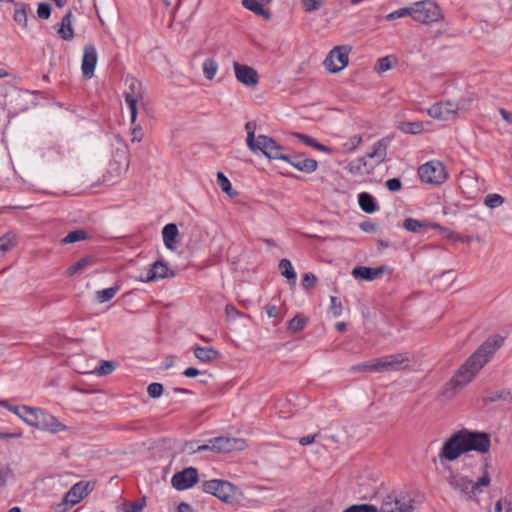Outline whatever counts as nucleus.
<instances>
[{
  "mask_svg": "<svg viewBox=\"0 0 512 512\" xmlns=\"http://www.w3.org/2000/svg\"><path fill=\"white\" fill-rule=\"evenodd\" d=\"M13 19L18 25L22 26L23 28H27L28 16L25 4L17 3L15 5Z\"/></svg>",
  "mask_w": 512,
  "mask_h": 512,
  "instance_id": "nucleus-33",
  "label": "nucleus"
},
{
  "mask_svg": "<svg viewBox=\"0 0 512 512\" xmlns=\"http://www.w3.org/2000/svg\"><path fill=\"white\" fill-rule=\"evenodd\" d=\"M360 208L366 213H373L378 210L376 201L372 195L367 192H362L358 196Z\"/></svg>",
  "mask_w": 512,
  "mask_h": 512,
  "instance_id": "nucleus-27",
  "label": "nucleus"
},
{
  "mask_svg": "<svg viewBox=\"0 0 512 512\" xmlns=\"http://www.w3.org/2000/svg\"><path fill=\"white\" fill-rule=\"evenodd\" d=\"M94 262L95 259L92 256L83 257L67 269V274L69 276H72L78 271L83 270L86 267L92 265Z\"/></svg>",
  "mask_w": 512,
  "mask_h": 512,
  "instance_id": "nucleus-35",
  "label": "nucleus"
},
{
  "mask_svg": "<svg viewBox=\"0 0 512 512\" xmlns=\"http://www.w3.org/2000/svg\"><path fill=\"white\" fill-rule=\"evenodd\" d=\"M97 51L93 44H86L84 46L83 58H82V73L87 79H90L94 75V70L97 64Z\"/></svg>",
  "mask_w": 512,
  "mask_h": 512,
  "instance_id": "nucleus-17",
  "label": "nucleus"
},
{
  "mask_svg": "<svg viewBox=\"0 0 512 512\" xmlns=\"http://www.w3.org/2000/svg\"><path fill=\"white\" fill-rule=\"evenodd\" d=\"M198 481V470L194 467H187L172 476L171 484L176 490L182 491L191 488Z\"/></svg>",
  "mask_w": 512,
  "mask_h": 512,
  "instance_id": "nucleus-13",
  "label": "nucleus"
},
{
  "mask_svg": "<svg viewBox=\"0 0 512 512\" xmlns=\"http://www.w3.org/2000/svg\"><path fill=\"white\" fill-rule=\"evenodd\" d=\"M242 4L246 9L254 12L256 15L264 17L265 19H269L271 16L270 12L263 7L259 0H243Z\"/></svg>",
  "mask_w": 512,
  "mask_h": 512,
  "instance_id": "nucleus-29",
  "label": "nucleus"
},
{
  "mask_svg": "<svg viewBox=\"0 0 512 512\" xmlns=\"http://www.w3.org/2000/svg\"><path fill=\"white\" fill-rule=\"evenodd\" d=\"M209 442H213L212 452L215 453L242 451L247 447V444L244 439L235 437L219 436L209 439Z\"/></svg>",
  "mask_w": 512,
  "mask_h": 512,
  "instance_id": "nucleus-12",
  "label": "nucleus"
},
{
  "mask_svg": "<svg viewBox=\"0 0 512 512\" xmlns=\"http://www.w3.org/2000/svg\"><path fill=\"white\" fill-rule=\"evenodd\" d=\"M116 369V364L113 361L104 360L100 366L95 369V373L99 376L109 375Z\"/></svg>",
  "mask_w": 512,
  "mask_h": 512,
  "instance_id": "nucleus-44",
  "label": "nucleus"
},
{
  "mask_svg": "<svg viewBox=\"0 0 512 512\" xmlns=\"http://www.w3.org/2000/svg\"><path fill=\"white\" fill-rule=\"evenodd\" d=\"M303 9L305 12H313L318 10L322 4L323 1L321 0H302L301 1Z\"/></svg>",
  "mask_w": 512,
  "mask_h": 512,
  "instance_id": "nucleus-53",
  "label": "nucleus"
},
{
  "mask_svg": "<svg viewBox=\"0 0 512 512\" xmlns=\"http://www.w3.org/2000/svg\"><path fill=\"white\" fill-rule=\"evenodd\" d=\"M202 490L230 505H234L238 502V495L240 494L237 486L233 485L229 481L220 479L204 481L202 483Z\"/></svg>",
  "mask_w": 512,
  "mask_h": 512,
  "instance_id": "nucleus-4",
  "label": "nucleus"
},
{
  "mask_svg": "<svg viewBox=\"0 0 512 512\" xmlns=\"http://www.w3.org/2000/svg\"><path fill=\"white\" fill-rule=\"evenodd\" d=\"M120 290V286L115 284L112 287L96 291L95 299L98 303H105L110 301Z\"/></svg>",
  "mask_w": 512,
  "mask_h": 512,
  "instance_id": "nucleus-31",
  "label": "nucleus"
},
{
  "mask_svg": "<svg viewBox=\"0 0 512 512\" xmlns=\"http://www.w3.org/2000/svg\"><path fill=\"white\" fill-rule=\"evenodd\" d=\"M362 142V137L360 135H354L348 139L347 142L344 143V149L347 152L354 151L357 146Z\"/></svg>",
  "mask_w": 512,
  "mask_h": 512,
  "instance_id": "nucleus-55",
  "label": "nucleus"
},
{
  "mask_svg": "<svg viewBox=\"0 0 512 512\" xmlns=\"http://www.w3.org/2000/svg\"><path fill=\"white\" fill-rule=\"evenodd\" d=\"M174 275V271L168 267L167 263L158 260L151 265L145 276L141 275L137 280L141 282H154L159 279L173 277Z\"/></svg>",
  "mask_w": 512,
  "mask_h": 512,
  "instance_id": "nucleus-15",
  "label": "nucleus"
},
{
  "mask_svg": "<svg viewBox=\"0 0 512 512\" xmlns=\"http://www.w3.org/2000/svg\"><path fill=\"white\" fill-rule=\"evenodd\" d=\"M124 98L130 110L131 123L134 124L137 119V103L143 98L131 97L129 95H125Z\"/></svg>",
  "mask_w": 512,
  "mask_h": 512,
  "instance_id": "nucleus-43",
  "label": "nucleus"
},
{
  "mask_svg": "<svg viewBox=\"0 0 512 512\" xmlns=\"http://www.w3.org/2000/svg\"><path fill=\"white\" fill-rule=\"evenodd\" d=\"M245 129L247 131V138H246L247 146L250 150H255V147H258L257 139H255L256 123L254 121H248L245 124Z\"/></svg>",
  "mask_w": 512,
  "mask_h": 512,
  "instance_id": "nucleus-39",
  "label": "nucleus"
},
{
  "mask_svg": "<svg viewBox=\"0 0 512 512\" xmlns=\"http://www.w3.org/2000/svg\"><path fill=\"white\" fill-rule=\"evenodd\" d=\"M399 130L405 134H419L423 131L422 122H401L398 126Z\"/></svg>",
  "mask_w": 512,
  "mask_h": 512,
  "instance_id": "nucleus-38",
  "label": "nucleus"
},
{
  "mask_svg": "<svg viewBox=\"0 0 512 512\" xmlns=\"http://www.w3.org/2000/svg\"><path fill=\"white\" fill-rule=\"evenodd\" d=\"M279 269L281 274L288 280L296 279V272L294 271L291 262L288 259H281L279 262Z\"/></svg>",
  "mask_w": 512,
  "mask_h": 512,
  "instance_id": "nucleus-42",
  "label": "nucleus"
},
{
  "mask_svg": "<svg viewBox=\"0 0 512 512\" xmlns=\"http://www.w3.org/2000/svg\"><path fill=\"white\" fill-rule=\"evenodd\" d=\"M285 162L289 163L291 166L296 168L298 171L305 173H312L316 171L318 167V163L315 159L312 158H303L301 154L293 153L286 154Z\"/></svg>",
  "mask_w": 512,
  "mask_h": 512,
  "instance_id": "nucleus-18",
  "label": "nucleus"
},
{
  "mask_svg": "<svg viewBox=\"0 0 512 512\" xmlns=\"http://www.w3.org/2000/svg\"><path fill=\"white\" fill-rule=\"evenodd\" d=\"M413 507L409 503L401 502L393 495H387L382 502L380 512H412Z\"/></svg>",
  "mask_w": 512,
  "mask_h": 512,
  "instance_id": "nucleus-20",
  "label": "nucleus"
},
{
  "mask_svg": "<svg viewBox=\"0 0 512 512\" xmlns=\"http://www.w3.org/2000/svg\"><path fill=\"white\" fill-rule=\"evenodd\" d=\"M163 390H164L163 385L160 383H156V382L151 383L147 387V393L153 399L159 398L162 395Z\"/></svg>",
  "mask_w": 512,
  "mask_h": 512,
  "instance_id": "nucleus-51",
  "label": "nucleus"
},
{
  "mask_svg": "<svg viewBox=\"0 0 512 512\" xmlns=\"http://www.w3.org/2000/svg\"><path fill=\"white\" fill-rule=\"evenodd\" d=\"M217 183L221 190L230 197H236L238 192L232 189L229 179L222 172H217Z\"/></svg>",
  "mask_w": 512,
  "mask_h": 512,
  "instance_id": "nucleus-36",
  "label": "nucleus"
},
{
  "mask_svg": "<svg viewBox=\"0 0 512 512\" xmlns=\"http://www.w3.org/2000/svg\"><path fill=\"white\" fill-rule=\"evenodd\" d=\"M198 443L196 441H188L185 442L182 448L183 452H186L188 454H194L197 453L196 446Z\"/></svg>",
  "mask_w": 512,
  "mask_h": 512,
  "instance_id": "nucleus-63",
  "label": "nucleus"
},
{
  "mask_svg": "<svg viewBox=\"0 0 512 512\" xmlns=\"http://www.w3.org/2000/svg\"><path fill=\"white\" fill-rule=\"evenodd\" d=\"M88 233L82 229L69 232L62 240V244H70L88 239Z\"/></svg>",
  "mask_w": 512,
  "mask_h": 512,
  "instance_id": "nucleus-37",
  "label": "nucleus"
},
{
  "mask_svg": "<svg viewBox=\"0 0 512 512\" xmlns=\"http://www.w3.org/2000/svg\"><path fill=\"white\" fill-rule=\"evenodd\" d=\"M350 48L348 46L334 47L326 57L324 65L331 73H337L343 70L349 62Z\"/></svg>",
  "mask_w": 512,
  "mask_h": 512,
  "instance_id": "nucleus-11",
  "label": "nucleus"
},
{
  "mask_svg": "<svg viewBox=\"0 0 512 512\" xmlns=\"http://www.w3.org/2000/svg\"><path fill=\"white\" fill-rule=\"evenodd\" d=\"M330 302H331V305H330V308H329L330 313L334 317L340 316L341 313H342V309H343L341 301L337 297L331 296L330 297Z\"/></svg>",
  "mask_w": 512,
  "mask_h": 512,
  "instance_id": "nucleus-52",
  "label": "nucleus"
},
{
  "mask_svg": "<svg viewBox=\"0 0 512 512\" xmlns=\"http://www.w3.org/2000/svg\"><path fill=\"white\" fill-rule=\"evenodd\" d=\"M360 228L367 233H374L376 231V225L371 221H364L360 223Z\"/></svg>",
  "mask_w": 512,
  "mask_h": 512,
  "instance_id": "nucleus-64",
  "label": "nucleus"
},
{
  "mask_svg": "<svg viewBox=\"0 0 512 512\" xmlns=\"http://www.w3.org/2000/svg\"><path fill=\"white\" fill-rule=\"evenodd\" d=\"M392 268L387 265H380L378 267L356 266L353 268L351 274L356 279L365 281H373L383 274H391Z\"/></svg>",
  "mask_w": 512,
  "mask_h": 512,
  "instance_id": "nucleus-14",
  "label": "nucleus"
},
{
  "mask_svg": "<svg viewBox=\"0 0 512 512\" xmlns=\"http://www.w3.org/2000/svg\"><path fill=\"white\" fill-rule=\"evenodd\" d=\"M428 223L414 218H406L403 222V227L410 232H419L422 228H426Z\"/></svg>",
  "mask_w": 512,
  "mask_h": 512,
  "instance_id": "nucleus-41",
  "label": "nucleus"
},
{
  "mask_svg": "<svg viewBox=\"0 0 512 512\" xmlns=\"http://www.w3.org/2000/svg\"><path fill=\"white\" fill-rule=\"evenodd\" d=\"M90 483L80 481L74 484L64 496L62 503L58 505V510L55 512H66L70 507L79 503L84 499L90 492Z\"/></svg>",
  "mask_w": 512,
  "mask_h": 512,
  "instance_id": "nucleus-9",
  "label": "nucleus"
},
{
  "mask_svg": "<svg viewBox=\"0 0 512 512\" xmlns=\"http://www.w3.org/2000/svg\"><path fill=\"white\" fill-rule=\"evenodd\" d=\"M145 504H146L145 497H142L141 499H139L137 502H134V503L125 502L123 504L124 508H123L122 512H141L142 509L144 508Z\"/></svg>",
  "mask_w": 512,
  "mask_h": 512,
  "instance_id": "nucleus-45",
  "label": "nucleus"
},
{
  "mask_svg": "<svg viewBox=\"0 0 512 512\" xmlns=\"http://www.w3.org/2000/svg\"><path fill=\"white\" fill-rule=\"evenodd\" d=\"M257 146L255 150H251L254 153L261 152L270 160H283L285 159L286 153H284L283 146L279 145L273 138L266 135H259L257 137Z\"/></svg>",
  "mask_w": 512,
  "mask_h": 512,
  "instance_id": "nucleus-10",
  "label": "nucleus"
},
{
  "mask_svg": "<svg viewBox=\"0 0 512 512\" xmlns=\"http://www.w3.org/2000/svg\"><path fill=\"white\" fill-rule=\"evenodd\" d=\"M37 429L50 433H58L66 430V426L61 423L55 416L41 409Z\"/></svg>",
  "mask_w": 512,
  "mask_h": 512,
  "instance_id": "nucleus-19",
  "label": "nucleus"
},
{
  "mask_svg": "<svg viewBox=\"0 0 512 512\" xmlns=\"http://www.w3.org/2000/svg\"><path fill=\"white\" fill-rule=\"evenodd\" d=\"M388 144V138L380 139L373 145L371 152L367 153L364 157L350 161L345 169L352 175L369 174L375 166L385 160Z\"/></svg>",
  "mask_w": 512,
  "mask_h": 512,
  "instance_id": "nucleus-3",
  "label": "nucleus"
},
{
  "mask_svg": "<svg viewBox=\"0 0 512 512\" xmlns=\"http://www.w3.org/2000/svg\"><path fill=\"white\" fill-rule=\"evenodd\" d=\"M373 360L351 367V371L354 372H374Z\"/></svg>",
  "mask_w": 512,
  "mask_h": 512,
  "instance_id": "nucleus-58",
  "label": "nucleus"
},
{
  "mask_svg": "<svg viewBox=\"0 0 512 512\" xmlns=\"http://www.w3.org/2000/svg\"><path fill=\"white\" fill-rule=\"evenodd\" d=\"M343 512H378V508L372 504L352 505Z\"/></svg>",
  "mask_w": 512,
  "mask_h": 512,
  "instance_id": "nucleus-48",
  "label": "nucleus"
},
{
  "mask_svg": "<svg viewBox=\"0 0 512 512\" xmlns=\"http://www.w3.org/2000/svg\"><path fill=\"white\" fill-rule=\"evenodd\" d=\"M390 68H391V59L389 56H385V57L378 59L377 64L375 66V70L378 73L386 72Z\"/></svg>",
  "mask_w": 512,
  "mask_h": 512,
  "instance_id": "nucleus-54",
  "label": "nucleus"
},
{
  "mask_svg": "<svg viewBox=\"0 0 512 512\" xmlns=\"http://www.w3.org/2000/svg\"><path fill=\"white\" fill-rule=\"evenodd\" d=\"M12 479H14L13 470L9 466H0V486L6 485Z\"/></svg>",
  "mask_w": 512,
  "mask_h": 512,
  "instance_id": "nucleus-49",
  "label": "nucleus"
},
{
  "mask_svg": "<svg viewBox=\"0 0 512 512\" xmlns=\"http://www.w3.org/2000/svg\"><path fill=\"white\" fill-rule=\"evenodd\" d=\"M418 175L428 184H441L447 178L444 165L439 161H430L418 168Z\"/></svg>",
  "mask_w": 512,
  "mask_h": 512,
  "instance_id": "nucleus-8",
  "label": "nucleus"
},
{
  "mask_svg": "<svg viewBox=\"0 0 512 512\" xmlns=\"http://www.w3.org/2000/svg\"><path fill=\"white\" fill-rule=\"evenodd\" d=\"M236 79L248 87H253L258 84L259 77L257 71L248 65L233 63Z\"/></svg>",
  "mask_w": 512,
  "mask_h": 512,
  "instance_id": "nucleus-16",
  "label": "nucleus"
},
{
  "mask_svg": "<svg viewBox=\"0 0 512 512\" xmlns=\"http://www.w3.org/2000/svg\"><path fill=\"white\" fill-rule=\"evenodd\" d=\"M307 323L308 319L306 317L301 314H297L288 322V330L291 333L296 334L302 331Z\"/></svg>",
  "mask_w": 512,
  "mask_h": 512,
  "instance_id": "nucleus-34",
  "label": "nucleus"
},
{
  "mask_svg": "<svg viewBox=\"0 0 512 512\" xmlns=\"http://www.w3.org/2000/svg\"><path fill=\"white\" fill-rule=\"evenodd\" d=\"M411 16V7L400 8L396 11H393L385 16V19L388 21H393L395 19Z\"/></svg>",
  "mask_w": 512,
  "mask_h": 512,
  "instance_id": "nucleus-50",
  "label": "nucleus"
},
{
  "mask_svg": "<svg viewBox=\"0 0 512 512\" xmlns=\"http://www.w3.org/2000/svg\"><path fill=\"white\" fill-rule=\"evenodd\" d=\"M0 405L2 407H5L7 408L9 411L13 412L14 414H16L19 418H20V415L22 414L23 412V406H13V405H10L7 401L3 400V401H0Z\"/></svg>",
  "mask_w": 512,
  "mask_h": 512,
  "instance_id": "nucleus-61",
  "label": "nucleus"
},
{
  "mask_svg": "<svg viewBox=\"0 0 512 512\" xmlns=\"http://www.w3.org/2000/svg\"><path fill=\"white\" fill-rule=\"evenodd\" d=\"M39 413H41L40 408H33L23 405V412L20 415V418L29 426L37 428L39 422Z\"/></svg>",
  "mask_w": 512,
  "mask_h": 512,
  "instance_id": "nucleus-26",
  "label": "nucleus"
},
{
  "mask_svg": "<svg viewBox=\"0 0 512 512\" xmlns=\"http://www.w3.org/2000/svg\"><path fill=\"white\" fill-rule=\"evenodd\" d=\"M504 203V198L499 194H489L484 199V204L491 208H497Z\"/></svg>",
  "mask_w": 512,
  "mask_h": 512,
  "instance_id": "nucleus-46",
  "label": "nucleus"
},
{
  "mask_svg": "<svg viewBox=\"0 0 512 512\" xmlns=\"http://www.w3.org/2000/svg\"><path fill=\"white\" fill-rule=\"evenodd\" d=\"M496 401H512V391L509 389H501L499 391H490L487 393L485 397H483V402L492 403Z\"/></svg>",
  "mask_w": 512,
  "mask_h": 512,
  "instance_id": "nucleus-28",
  "label": "nucleus"
},
{
  "mask_svg": "<svg viewBox=\"0 0 512 512\" xmlns=\"http://www.w3.org/2000/svg\"><path fill=\"white\" fill-rule=\"evenodd\" d=\"M469 101L461 100L458 103L442 101L432 105L428 109V115L435 119L452 120L458 115L459 110L468 109Z\"/></svg>",
  "mask_w": 512,
  "mask_h": 512,
  "instance_id": "nucleus-5",
  "label": "nucleus"
},
{
  "mask_svg": "<svg viewBox=\"0 0 512 512\" xmlns=\"http://www.w3.org/2000/svg\"><path fill=\"white\" fill-rule=\"evenodd\" d=\"M316 281H317V278L313 273H311V272L305 273L302 278V286L305 289H311L312 287H314Z\"/></svg>",
  "mask_w": 512,
  "mask_h": 512,
  "instance_id": "nucleus-57",
  "label": "nucleus"
},
{
  "mask_svg": "<svg viewBox=\"0 0 512 512\" xmlns=\"http://www.w3.org/2000/svg\"><path fill=\"white\" fill-rule=\"evenodd\" d=\"M503 342L504 338L500 335L486 339L446 383L443 389V395L452 398L469 384L495 352L503 345Z\"/></svg>",
  "mask_w": 512,
  "mask_h": 512,
  "instance_id": "nucleus-1",
  "label": "nucleus"
},
{
  "mask_svg": "<svg viewBox=\"0 0 512 512\" xmlns=\"http://www.w3.org/2000/svg\"><path fill=\"white\" fill-rule=\"evenodd\" d=\"M126 90L124 96L129 95L131 97L143 98L142 83L135 77L127 76L125 79Z\"/></svg>",
  "mask_w": 512,
  "mask_h": 512,
  "instance_id": "nucleus-25",
  "label": "nucleus"
},
{
  "mask_svg": "<svg viewBox=\"0 0 512 512\" xmlns=\"http://www.w3.org/2000/svg\"><path fill=\"white\" fill-rule=\"evenodd\" d=\"M411 17L421 23H432L441 18V11L437 4L430 1H422L415 3L411 7Z\"/></svg>",
  "mask_w": 512,
  "mask_h": 512,
  "instance_id": "nucleus-7",
  "label": "nucleus"
},
{
  "mask_svg": "<svg viewBox=\"0 0 512 512\" xmlns=\"http://www.w3.org/2000/svg\"><path fill=\"white\" fill-rule=\"evenodd\" d=\"M490 447L491 438L488 433L462 428L444 442L439 457L447 461H454L463 453L470 451L486 454Z\"/></svg>",
  "mask_w": 512,
  "mask_h": 512,
  "instance_id": "nucleus-2",
  "label": "nucleus"
},
{
  "mask_svg": "<svg viewBox=\"0 0 512 512\" xmlns=\"http://www.w3.org/2000/svg\"><path fill=\"white\" fill-rule=\"evenodd\" d=\"M389 361V368L391 371L404 370L409 367L410 356L408 353H397L387 355Z\"/></svg>",
  "mask_w": 512,
  "mask_h": 512,
  "instance_id": "nucleus-22",
  "label": "nucleus"
},
{
  "mask_svg": "<svg viewBox=\"0 0 512 512\" xmlns=\"http://www.w3.org/2000/svg\"><path fill=\"white\" fill-rule=\"evenodd\" d=\"M490 483V476L485 469L483 476L479 478L478 481L473 482L468 479V477H454L450 484L455 489L460 491L462 494L466 495L469 499L475 498L477 494L480 492L479 488L481 486H488Z\"/></svg>",
  "mask_w": 512,
  "mask_h": 512,
  "instance_id": "nucleus-6",
  "label": "nucleus"
},
{
  "mask_svg": "<svg viewBox=\"0 0 512 512\" xmlns=\"http://www.w3.org/2000/svg\"><path fill=\"white\" fill-rule=\"evenodd\" d=\"M51 15V6L49 3L43 2L38 5L37 16L40 19L46 20Z\"/></svg>",
  "mask_w": 512,
  "mask_h": 512,
  "instance_id": "nucleus-56",
  "label": "nucleus"
},
{
  "mask_svg": "<svg viewBox=\"0 0 512 512\" xmlns=\"http://www.w3.org/2000/svg\"><path fill=\"white\" fill-rule=\"evenodd\" d=\"M225 313L228 320L235 319L237 316L243 315L239 310H237L233 305H226Z\"/></svg>",
  "mask_w": 512,
  "mask_h": 512,
  "instance_id": "nucleus-60",
  "label": "nucleus"
},
{
  "mask_svg": "<svg viewBox=\"0 0 512 512\" xmlns=\"http://www.w3.org/2000/svg\"><path fill=\"white\" fill-rule=\"evenodd\" d=\"M218 70V63L212 59L208 58L203 63V73L206 79L212 80Z\"/></svg>",
  "mask_w": 512,
  "mask_h": 512,
  "instance_id": "nucleus-40",
  "label": "nucleus"
},
{
  "mask_svg": "<svg viewBox=\"0 0 512 512\" xmlns=\"http://www.w3.org/2000/svg\"><path fill=\"white\" fill-rule=\"evenodd\" d=\"M72 12L69 10L62 18L60 27L57 31L60 38L65 41H71L74 38V31L72 27Z\"/></svg>",
  "mask_w": 512,
  "mask_h": 512,
  "instance_id": "nucleus-21",
  "label": "nucleus"
},
{
  "mask_svg": "<svg viewBox=\"0 0 512 512\" xmlns=\"http://www.w3.org/2000/svg\"><path fill=\"white\" fill-rule=\"evenodd\" d=\"M178 228H177V225L174 224V223H169L167 225L164 226L163 230H162V236H163V241H164V244L165 246L170 249V250H173L176 246V238L178 236Z\"/></svg>",
  "mask_w": 512,
  "mask_h": 512,
  "instance_id": "nucleus-24",
  "label": "nucleus"
},
{
  "mask_svg": "<svg viewBox=\"0 0 512 512\" xmlns=\"http://www.w3.org/2000/svg\"><path fill=\"white\" fill-rule=\"evenodd\" d=\"M374 372L391 371L389 368V361L387 356L373 359Z\"/></svg>",
  "mask_w": 512,
  "mask_h": 512,
  "instance_id": "nucleus-47",
  "label": "nucleus"
},
{
  "mask_svg": "<svg viewBox=\"0 0 512 512\" xmlns=\"http://www.w3.org/2000/svg\"><path fill=\"white\" fill-rule=\"evenodd\" d=\"M131 135H132V138H131L132 142H140L143 138L142 128L140 126L133 127V129L131 131Z\"/></svg>",
  "mask_w": 512,
  "mask_h": 512,
  "instance_id": "nucleus-62",
  "label": "nucleus"
},
{
  "mask_svg": "<svg viewBox=\"0 0 512 512\" xmlns=\"http://www.w3.org/2000/svg\"><path fill=\"white\" fill-rule=\"evenodd\" d=\"M17 243L16 234L8 232L0 237V254L3 255L10 251Z\"/></svg>",
  "mask_w": 512,
  "mask_h": 512,
  "instance_id": "nucleus-32",
  "label": "nucleus"
},
{
  "mask_svg": "<svg viewBox=\"0 0 512 512\" xmlns=\"http://www.w3.org/2000/svg\"><path fill=\"white\" fill-rule=\"evenodd\" d=\"M194 356L203 363H211L220 357V353L213 347L196 346L194 348Z\"/></svg>",
  "mask_w": 512,
  "mask_h": 512,
  "instance_id": "nucleus-23",
  "label": "nucleus"
},
{
  "mask_svg": "<svg viewBox=\"0 0 512 512\" xmlns=\"http://www.w3.org/2000/svg\"><path fill=\"white\" fill-rule=\"evenodd\" d=\"M292 135L295 136L297 139H299L302 143H304L307 146L313 147L319 151L331 153V148L319 143L314 138H312L306 134L295 132Z\"/></svg>",
  "mask_w": 512,
  "mask_h": 512,
  "instance_id": "nucleus-30",
  "label": "nucleus"
},
{
  "mask_svg": "<svg viewBox=\"0 0 512 512\" xmlns=\"http://www.w3.org/2000/svg\"><path fill=\"white\" fill-rule=\"evenodd\" d=\"M386 187L391 192H397L402 188V182L399 178H391L386 181Z\"/></svg>",
  "mask_w": 512,
  "mask_h": 512,
  "instance_id": "nucleus-59",
  "label": "nucleus"
}]
</instances>
